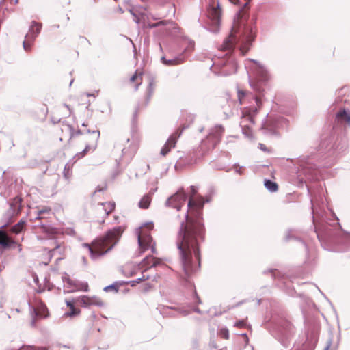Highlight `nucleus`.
Instances as JSON below:
<instances>
[{
    "instance_id": "nucleus-1",
    "label": "nucleus",
    "mask_w": 350,
    "mask_h": 350,
    "mask_svg": "<svg viewBox=\"0 0 350 350\" xmlns=\"http://www.w3.org/2000/svg\"><path fill=\"white\" fill-rule=\"evenodd\" d=\"M191 196L187 203V211L185 220L180 223L176 244L178 249L180 266L184 273L185 282L193 286L188 280L200 268V243L205 239L206 229L202 216V209L210 198L199 196L194 198L198 188L191 186Z\"/></svg>"
},
{
    "instance_id": "nucleus-2",
    "label": "nucleus",
    "mask_w": 350,
    "mask_h": 350,
    "mask_svg": "<svg viewBox=\"0 0 350 350\" xmlns=\"http://www.w3.org/2000/svg\"><path fill=\"white\" fill-rule=\"evenodd\" d=\"M232 4L238 6L234 25L231 32L221 45L220 50L225 52L224 57H228L221 60L218 64L221 67L219 75L228 76L237 71V65L234 58L230 57L236 46H239L242 55H244L250 49L255 38L252 28L245 23L249 16L250 3L252 0H228Z\"/></svg>"
},
{
    "instance_id": "nucleus-3",
    "label": "nucleus",
    "mask_w": 350,
    "mask_h": 350,
    "mask_svg": "<svg viewBox=\"0 0 350 350\" xmlns=\"http://www.w3.org/2000/svg\"><path fill=\"white\" fill-rule=\"evenodd\" d=\"M307 189L312 196L308 187ZM310 202L314 232L323 248L336 252L350 250V232L342 230L338 222H328L322 211L317 208V204L312 196Z\"/></svg>"
},
{
    "instance_id": "nucleus-4",
    "label": "nucleus",
    "mask_w": 350,
    "mask_h": 350,
    "mask_svg": "<svg viewBox=\"0 0 350 350\" xmlns=\"http://www.w3.org/2000/svg\"><path fill=\"white\" fill-rule=\"evenodd\" d=\"M255 64L254 72L256 77L250 81V87L255 92L252 98L255 105L245 108L242 111V118L240 122L243 134L247 138L253 137L252 131L247 124H244V121H248L251 124L255 123L254 117L262 106V97L265 94V87L271 79V75L268 70L261 64L256 60H252Z\"/></svg>"
},
{
    "instance_id": "nucleus-5",
    "label": "nucleus",
    "mask_w": 350,
    "mask_h": 350,
    "mask_svg": "<svg viewBox=\"0 0 350 350\" xmlns=\"http://www.w3.org/2000/svg\"><path fill=\"white\" fill-rule=\"evenodd\" d=\"M124 231V226H115L107 230L104 236L95 239L92 242L93 247L88 243H84L83 245L88 249L91 258L96 260L113 249Z\"/></svg>"
},
{
    "instance_id": "nucleus-6",
    "label": "nucleus",
    "mask_w": 350,
    "mask_h": 350,
    "mask_svg": "<svg viewBox=\"0 0 350 350\" xmlns=\"http://www.w3.org/2000/svg\"><path fill=\"white\" fill-rule=\"evenodd\" d=\"M271 334L284 348L288 349L292 345L295 328L288 320L279 319L273 323Z\"/></svg>"
},
{
    "instance_id": "nucleus-7",
    "label": "nucleus",
    "mask_w": 350,
    "mask_h": 350,
    "mask_svg": "<svg viewBox=\"0 0 350 350\" xmlns=\"http://www.w3.org/2000/svg\"><path fill=\"white\" fill-rule=\"evenodd\" d=\"M296 164L298 165L297 175L300 183L319 180L321 170L319 166L314 164L312 159L300 158Z\"/></svg>"
},
{
    "instance_id": "nucleus-8",
    "label": "nucleus",
    "mask_w": 350,
    "mask_h": 350,
    "mask_svg": "<svg viewBox=\"0 0 350 350\" xmlns=\"http://www.w3.org/2000/svg\"><path fill=\"white\" fill-rule=\"evenodd\" d=\"M153 228V223H145L137 230V242L139 245V256L145 252L149 248L153 254H157L155 243H153L150 230Z\"/></svg>"
},
{
    "instance_id": "nucleus-9",
    "label": "nucleus",
    "mask_w": 350,
    "mask_h": 350,
    "mask_svg": "<svg viewBox=\"0 0 350 350\" xmlns=\"http://www.w3.org/2000/svg\"><path fill=\"white\" fill-rule=\"evenodd\" d=\"M0 196L4 199H8L10 198L9 200H12V201L10 202V209L6 213V216L8 217L12 218L15 215L19 214L22 207V198L18 196L11 198L12 186L7 187L5 184L3 183H0Z\"/></svg>"
},
{
    "instance_id": "nucleus-10",
    "label": "nucleus",
    "mask_w": 350,
    "mask_h": 350,
    "mask_svg": "<svg viewBox=\"0 0 350 350\" xmlns=\"http://www.w3.org/2000/svg\"><path fill=\"white\" fill-rule=\"evenodd\" d=\"M224 131L221 125H216L211 129L206 137L202 140L201 150L205 152L213 150L220 142Z\"/></svg>"
},
{
    "instance_id": "nucleus-11",
    "label": "nucleus",
    "mask_w": 350,
    "mask_h": 350,
    "mask_svg": "<svg viewBox=\"0 0 350 350\" xmlns=\"http://www.w3.org/2000/svg\"><path fill=\"white\" fill-rule=\"evenodd\" d=\"M207 16L210 20L211 24L204 26L202 24L200 25L213 33H217L219 30L220 18H221V8L219 2L215 4V1L208 5L207 10Z\"/></svg>"
},
{
    "instance_id": "nucleus-12",
    "label": "nucleus",
    "mask_w": 350,
    "mask_h": 350,
    "mask_svg": "<svg viewBox=\"0 0 350 350\" xmlns=\"http://www.w3.org/2000/svg\"><path fill=\"white\" fill-rule=\"evenodd\" d=\"M334 139V137L332 140L329 139L328 142L327 140L323 141L321 143V146L328 148L330 154L337 157L347 150L348 145L347 139L344 137H337L334 142L332 143Z\"/></svg>"
},
{
    "instance_id": "nucleus-13",
    "label": "nucleus",
    "mask_w": 350,
    "mask_h": 350,
    "mask_svg": "<svg viewBox=\"0 0 350 350\" xmlns=\"http://www.w3.org/2000/svg\"><path fill=\"white\" fill-rule=\"evenodd\" d=\"M187 198V194L183 187H180L175 193L167 198L165 206L175 208L178 211L185 204Z\"/></svg>"
},
{
    "instance_id": "nucleus-14",
    "label": "nucleus",
    "mask_w": 350,
    "mask_h": 350,
    "mask_svg": "<svg viewBox=\"0 0 350 350\" xmlns=\"http://www.w3.org/2000/svg\"><path fill=\"white\" fill-rule=\"evenodd\" d=\"M183 129L184 128L177 129L169 137L167 142L161 150L160 154L162 156H165L170 151L172 148L175 147L177 140L181 135Z\"/></svg>"
},
{
    "instance_id": "nucleus-15",
    "label": "nucleus",
    "mask_w": 350,
    "mask_h": 350,
    "mask_svg": "<svg viewBox=\"0 0 350 350\" xmlns=\"http://www.w3.org/2000/svg\"><path fill=\"white\" fill-rule=\"evenodd\" d=\"M76 301L83 307H89L90 306H96L98 307L104 306V303L100 298L94 296L89 297L83 295L77 297Z\"/></svg>"
},
{
    "instance_id": "nucleus-16",
    "label": "nucleus",
    "mask_w": 350,
    "mask_h": 350,
    "mask_svg": "<svg viewBox=\"0 0 350 350\" xmlns=\"http://www.w3.org/2000/svg\"><path fill=\"white\" fill-rule=\"evenodd\" d=\"M42 27V23L33 21L27 33L25 35V39H28L29 42H34L36 37L40 34Z\"/></svg>"
},
{
    "instance_id": "nucleus-17",
    "label": "nucleus",
    "mask_w": 350,
    "mask_h": 350,
    "mask_svg": "<svg viewBox=\"0 0 350 350\" xmlns=\"http://www.w3.org/2000/svg\"><path fill=\"white\" fill-rule=\"evenodd\" d=\"M62 279L64 282L67 283L69 287H73L72 289L69 290L67 292H73L78 290H81L85 292L88 291V284L87 282L72 281L69 278L68 275L63 277Z\"/></svg>"
},
{
    "instance_id": "nucleus-18",
    "label": "nucleus",
    "mask_w": 350,
    "mask_h": 350,
    "mask_svg": "<svg viewBox=\"0 0 350 350\" xmlns=\"http://www.w3.org/2000/svg\"><path fill=\"white\" fill-rule=\"evenodd\" d=\"M160 25H166L167 26L166 30L167 31H169L170 33H176L180 29V28L177 26V25L176 23H174L173 21H161L160 22L155 23H149L148 25V27L150 29H152V28L159 27Z\"/></svg>"
},
{
    "instance_id": "nucleus-19",
    "label": "nucleus",
    "mask_w": 350,
    "mask_h": 350,
    "mask_svg": "<svg viewBox=\"0 0 350 350\" xmlns=\"http://www.w3.org/2000/svg\"><path fill=\"white\" fill-rule=\"evenodd\" d=\"M336 121L338 124L350 126V111L346 109H340L336 113Z\"/></svg>"
},
{
    "instance_id": "nucleus-20",
    "label": "nucleus",
    "mask_w": 350,
    "mask_h": 350,
    "mask_svg": "<svg viewBox=\"0 0 350 350\" xmlns=\"http://www.w3.org/2000/svg\"><path fill=\"white\" fill-rule=\"evenodd\" d=\"M185 60V57L183 56V54H179L178 55L170 59H166L164 56L161 58V62L167 66L180 64L183 63Z\"/></svg>"
},
{
    "instance_id": "nucleus-21",
    "label": "nucleus",
    "mask_w": 350,
    "mask_h": 350,
    "mask_svg": "<svg viewBox=\"0 0 350 350\" xmlns=\"http://www.w3.org/2000/svg\"><path fill=\"white\" fill-rule=\"evenodd\" d=\"M26 219L22 218L16 224L8 229V232L17 234L24 229Z\"/></svg>"
},
{
    "instance_id": "nucleus-22",
    "label": "nucleus",
    "mask_w": 350,
    "mask_h": 350,
    "mask_svg": "<svg viewBox=\"0 0 350 350\" xmlns=\"http://www.w3.org/2000/svg\"><path fill=\"white\" fill-rule=\"evenodd\" d=\"M66 306L69 308L70 310L65 313V315L67 317H75L79 314V309L77 308L74 304L72 301H66Z\"/></svg>"
},
{
    "instance_id": "nucleus-23",
    "label": "nucleus",
    "mask_w": 350,
    "mask_h": 350,
    "mask_svg": "<svg viewBox=\"0 0 350 350\" xmlns=\"http://www.w3.org/2000/svg\"><path fill=\"white\" fill-rule=\"evenodd\" d=\"M152 201V197L150 196V194H145L143 196V197L141 198L138 203L139 208L142 209H147Z\"/></svg>"
},
{
    "instance_id": "nucleus-24",
    "label": "nucleus",
    "mask_w": 350,
    "mask_h": 350,
    "mask_svg": "<svg viewBox=\"0 0 350 350\" xmlns=\"http://www.w3.org/2000/svg\"><path fill=\"white\" fill-rule=\"evenodd\" d=\"M154 91V80L153 78H150L148 83V86L146 91V104L150 101Z\"/></svg>"
},
{
    "instance_id": "nucleus-25",
    "label": "nucleus",
    "mask_w": 350,
    "mask_h": 350,
    "mask_svg": "<svg viewBox=\"0 0 350 350\" xmlns=\"http://www.w3.org/2000/svg\"><path fill=\"white\" fill-rule=\"evenodd\" d=\"M264 185L270 192H275L278 189V184L270 179H265L264 181Z\"/></svg>"
},
{
    "instance_id": "nucleus-26",
    "label": "nucleus",
    "mask_w": 350,
    "mask_h": 350,
    "mask_svg": "<svg viewBox=\"0 0 350 350\" xmlns=\"http://www.w3.org/2000/svg\"><path fill=\"white\" fill-rule=\"evenodd\" d=\"M285 239L286 241H288V240H291V239H295V240H297L299 242H300V243L301 244V245L304 247V248L305 249L306 251H307L308 248H307V246L305 243L304 241H303L301 239H300L299 238H297L295 235H294V230H288V232H286V237H285Z\"/></svg>"
},
{
    "instance_id": "nucleus-27",
    "label": "nucleus",
    "mask_w": 350,
    "mask_h": 350,
    "mask_svg": "<svg viewBox=\"0 0 350 350\" xmlns=\"http://www.w3.org/2000/svg\"><path fill=\"white\" fill-rule=\"evenodd\" d=\"M270 273L273 279L279 278L282 276L281 273L275 269H266L263 271V274L267 275Z\"/></svg>"
},
{
    "instance_id": "nucleus-28",
    "label": "nucleus",
    "mask_w": 350,
    "mask_h": 350,
    "mask_svg": "<svg viewBox=\"0 0 350 350\" xmlns=\"http://www.w3.org/2000/svg\"><path fill=\"white\" fill-rule=\"evenodd\" d=\"M150 258H152V255L146 256L143 258L140 263H139L138 266L140 268L144 267V269L147 268L148 267H150V265L152 264V262H150Z\"/></svg>"
},
{
    "instance_id": "nucleus-29",
    "label": "nucleus",
    "mask_w": 350,
    "mask_h": 350,
    "mask_svg": "<svg viewBox=\"0 0 350 350\" xmlns=\"http://www.w3.org/2000/svg\"><path fill=\"white\" fill-rule=\"evenodd\" d=\"M101 205L103 206V208L105 210L106 215H109L115 208V203L114 202L102 203Z\"/></svg>"
},
{
    "instance_id": "nucleus-30",
    "label": "nucleus",
    "mask_w": 350,
    "mask_h": 350,
    "mask_svg": "<svg viewBox=\"0 0 350 350\" xmlns=\"http://www.w3.org/2000/svg\"><path fill=\"white\" fill-rule=\"evenodd\" d=\"M194 47H195L194 41L189 40L187 47L184 49V51H183V53L181 54H183V56H185L186 57L185 55L191 53L194 50Z\"/></svg>"
},
{
    "instance_id": "nucleus-31",
    "label": "nucleus",
    "mask_w": 350,
    "mask_h": 350,
    "mask_svg": "<svg viewBox=\"0 0 350 350\" xmlns=\"http://www.w3.org/2000/svg\"><path fill=\"white\" fill-rule=\"evenodd\" d=\"M15 242L9 240L8 238L1 239L0 241V245L3 249H8L11 247L12 244H14Z\"/></svg>"
},
{
    "instance_id": "nucleus-32",
    "label": "nucleus",
    "mask_w": 350,
    "mask_h": 350,
    "mask_svg": "<svg viewBox=\"0 0 350 350\" xmlns=\"http://www.w3.org/2000/svg\"><path fill=\"white\" fill-rule=\"evenodd\" d=\"M150 259H152V264L150 265V267H148L146 269H144V270L142 271V273H144V272H146L148 269L152 268V267H157L158 265H159L161 263V259L159 258H154L152 256V258H150Z\"/></svg>"
},
{
    "instance_id": "nucleus-33",
    "label": "nucleus",
    "mask_w": 350,
    "mask_h": 350,
    "mask_svg": "<svg viewBox=\"0 0 350 350\" xmlns=\"http://www.w3.org/2000/svg\"><path fill=\"white\" fill-rule=\"evenodd\" d=\"M94 146V144H92V146L89 145V144L86 145L85 148L81 152L77 153L76 154V156L77 157L78 159L83 157L91 148L94 149L93 148Z\"/></svg>"
},
{
    "instance_id": "nucleus-34",
    "label": "nucleus",
    "mask_w": 350,
    "mask_h": 350,
    "mask_svg": "<svg viewBox=\"0 0 350 350\" xmlns=\"http://www.w3.org/2000/svg\"><path fill=\"white\" fill-rule=\"evenodd\" d=\"M87 133H92L93 135H94V148H96V143L99 139V137H100V131L98 130H94V131H90V129H88L87 130Z\"/></svg>"
},
{
    "instance_id": "nucleus-35",
    "label": "nucleus",
    "mask_w": 350,
    "mask_h": 350,
    "mask_svg": "<svg viewBox=\"0 0 350 350\" xmlns=\"http://www.w3.org/2000/svg\"><path fill=\"white\" fill-rule=\"evenodd\" d=\"M247 96V92L246 91L239 90L237 92V96L239 100L240 104H243L244 98Z\"/></svg>"
},
{
    "instance_id": "nucleus-36",
    "label": "nucleus",
    "mask_w": 350,
    "mask_h": 350,
    "mask_svg": "<svg viewBox=\"0 0 350 350\" xmlns=\"http://www.w3.org/2000/svg\"><path fill=\"white\" fill-rule=\"evenodd\" d=\"M261 130L263 131L265 134H273V129L272 127H268L266 122H262L261 125Z\"/></svg>"
},
{
    "instance_id": "nucleus-37",
    "label": "nucleus",
    "mask_w": 350,
    "mask_h": 350,
    "mask_svg": "<svg viewBox=\"0 0 350 350\" xmlns=\"http://www.w3.org/2000/svg\"><path fill=\"white\" fill-rule=\"evenodd\" d=\"M218 334L221 337L225 339H228L229 338V332L226 327L220 328L218 332Z\"/></svg>"
},
{
    "instance_id": "nucleus-38",
    "label": "nucleus",
    "mask_w": 350,
    "mask_h": 350,
    "mask_svg": "<svg viewBox=\"0 0 350 350\" xmlns=\"http://www.w3.org/2000/svg\"><path fill=\"white\" fill-rule=\"evenodd\" d=\"M118 285L117 284L116 282L112 284H110L109 286H105L103 290L105 291V292H109V291H113L114 292L117 293L118 291Z\"/></svg>"
},
{
    "instance_id": "nucleus-39",
    "label": "nucleus",
    "mask_w": 350,
    "mask_h": 350,
    "mask_svg": "<svg viewBox=\"0 0 350 350\" xmlns=\"http://www.w3.org/2000/svg\"><path fill=\"white\" fill-rule=\"evenodd\" d=\"M51 212V208H45L41 210H39L36 212V217H35V219H42L41 215L44 213H49Z\"/></svg>"
},
{
    "instance_id": "nucleus-40",
    "label": "nucleus",
    "mask_w": 350,
    "mask_h": 350,
    "mask_svg": "<svg viewBox=\"0 0 350 350\" xmlns=\"http://www.w3.org/2000/svg\"><path fill=\"white\" fill-rule=\"evenodd\" d=\"M33 42H29L28 39H25L23 42V47L25 51H30L31 49V45Z\"/></svg>"
},
{
    "instance_id": "nucleus-41",
    "label": "nucleus",
    "mask_w": 350,
    "mask_h": 350,
    "mask_svg": "<svg viewBox=\"0 0 350 350\" xmlns=\"http://www.w3.org/2000/svg\"><path fill=\"white\" fill-rule=\"evenodd\" d=\"M243 167H244L243 166H240L237 163L234 164L232 166V168L234 170L235 172L239 174V175L243 174Z\"/></svg>"
},
{
    "instance_id": "nucleus-42",
    "label": "nucleus",
    "mask_w": 350,
    "mask_h": 350,
    "mask_svg": "<svg viewBox=\"0 0 350 350\" xmlns=\"http://www.w3.org/2000/svg\"><path fill=\"white\" fill-rule=\"evenodd\" d=\"M69 128L70 131V138L74 137L76 135L82 134L81 130H77V131H75L74 129L72 126H69Z\"/></svg>"
},
{
    "instance_id": "nucleus-43",
    "label": "nucleus",
    "mask_w": 350,
    "mask_h": 350,
    "mask_svg": "<svg viewBox=\"0 0 350 350\" xmlns=\"http://www.w3.org/2000/svg\"><path fill=\"white\" fill-rule=\"evenodd\" d=\"M193 299H195L196 304H202V301H201L200 298L199 297V296L198 295L196 290H194V291L193 293Z\"/></svg>"
},
{
    "instance_id": "nucleus-44",
    "label": "nucleus",
    "mask_w": 350,
    "mask_h": 350,
    "mask_svg": "<svg viewBox=\"0 0 350 350\" xmlns=\"http://www.w3.org/2000/svg\"><path fill=\"white\" fill-rule=\"evenodd\" d=\"M149 279H150V275H146L143 274L142 277L137 278L136 280H135V282H137L139 284L142 281L148 280Z\"/></svg>"
},
{
    "instance_id": "nucleus-45",
    "label": "nucleus",
    "mask_w": 350,
    "mask_h": 350,
    "mask_svg": "<svg viewBox=\"0 0 350 350\" xmlns=\"http://www.w3.org/2000/svg\"><path fill=\"white\" fill-rule=\"evenodd\" d=\"M246 325L245 320H240L234 323V326L242 327Z\"/></svg>"
},
{
    "instance_id": "nucleus-46",
    "label": "nucleus",
    "mask_w": 350,
    "mask_h": 350,
    "mask_svg": "<svg viewBox=\"0 0 350 350\" xmlns=\"http://www.w3.org/2000/svg\"><path fill=\"white\" fill-rule=\"evenodd\" d=\"M67 165H66L64 170V176L66 179L68 180L70 178V174H69V170L67 168Z\"/></svg>"
},
{
    "instance_id": "nucleus-47",
    "label": "nucleus",
    "mask_w": 350,
    "mask_h": 350,
    "mask_svg": "<svg viewBox=\"0 0 350 350\" xmlns=\"http://www.w3.org/2000/svg\"><path fill=\"white\" fill-rule=\"evenodd\" d=\"M44 230L48 232H50L51 234H55L56 233V229L53 228H48L45 226L42 227Z\"/></svg>"
},
{
    "instance_id": "nucleus-48",
    "label": "nucleus",
    "mask_w": 350,
    "mask_h": 350,
    "mask_svg": "<svg viewBox=\"0 0 350 350\" xmlns=\"http://www.w3.org/2000/svg\"><path fill=\"white\" fill-rule=\"evenodd\" d=\"M106 189V187H100V186H98L96 189V191L95 192H101V191H103Z\"/></svg>"
},
{
    "instance_id": "nucleus-49",
    "label": "nucleus",
    "mask_w": 350,
    "mask_h": 350,
    "mask_svg": "<svg viewBox=\"0 0 350 350\" xmlns=\"http://www.w3.org/2000/svg\"><path fill=\"white\" fill-rule=\"evenodd\" d=\"M138 78L137 72H135L130 79L131 82H134Z\"/></svg>"
},
{
    "instance_id": "nucleus-50",
    "label": "nucleus",
    "mask_w": 350,
    "mask_h": 350,
    "mask_svg": "<svg viewBox=\"0 0 350 350\" xmlns=\"http://www.w3.org/2000/svg\"><path fill=\"white\" fill-rule=\"evenodd\" d=\"M193 310L198 314H202V312L200 310V309L198 307H194Z\"/></svg>"
},
{
    "instance_id": "nucleus-51",
    "label": "nucleus",
    "mask_w": 350,
    "mask_h": 350,
    "mask_svg": "<svg viewBox=\"0 0 350 350\" xmlns=\"http://www.w3.org/2000/svg\"><path fill=\"white\" fill-rule=\"evenodd\" d=\"M258 146H259V148H260L262 150H263V151H266V150H267V148H266V146H265L264 144H258Z\"/></svg>"
},
{
    "instance_id": "nucleus-52",
    "label": "nucleus",
    "mask_w": 350,
    "mask_h": 350,
    "mask_svg": "<svg viewBox=\"0 0 350 350\" xmlns=\"http://www.w3.org/2000/svg\"><path fill=\"white\" fill-rule=\"evenodd\" d=\"M130 12L135 16V19H134L135 22L136 23H139V19L135 16V14L131 10H130Z\"/></svg>"
},
{
    "instance_id": "nucleus-53",
    "label": "nucleus",
    "mask_w": 350,
    "mask_h": 350,
    "mask_svg": "<svg viewBox=\"0 0 350 350\" xmlns=\"http://www.w3.org/2000/svg\"><path fill=\"white\" fill-rule=\"evenodd\" d=\"M157 188L155 189H151L150 191L147 193V194H150V196L152 197V196L154 194V193L157 191Z\"/></svg>"
},
{
    "instance_id": "nucleus-54",
    "label": "nucleus",
    "mask_w": 350,
    "mask_h": 350,
    "mask_svg": "<svg viewBox=\"0 0 350 350\" xmlns=\"http://www.w3.org/2000/svg\"><path fill=\"white\" fill-rule=\"evenodd\" d=\"M180 312L181 314H183V315H184V316H187V315H188L189 314V312L188 311L185 310H180Z\"/></svg>"
},
{
    "instance_id": "nucleus-55",
    "label": "nucleus",
    "mask_w": 350,
    "mask_h": 350,
    "mask_svg": "<svg viewBox=\"0 0 350 350\" xmlns=\"http://www.w3.org/2000/svg\"><path fill=\"white\" fill-rule=\"evenodd\" d=\"M331 343H332V340H330L329 342H328V344L327 345V346L325 347V349L324 350H328L329 349V347L331 345Z\"/></svg>"
},
{
    "instance_id": "nucleus-56",
    "label": "nucleus",
    "mask_w": 350,
    "mask_h": 350,
    "mask_svg": "<svg viewBox=\"0 0 350 350\" xmlns=\"http://www.w3.org/2000/svg\"><path fill=\"white\" fill-rule=\"evenodd\" d=\"M239 335L244 336L245 338V340L247 342L249 341L248 337L246 334H239Z\"/></svg>"
},
{
    "instance_id": "nucleus-57",
    "label": "nucleus",
    "mask_w": 350,
    "mask_h": 350,
    "mask_svg": "<svg viewBox=\"0 0 350 350\" xmlns=\"http://www.w3.org/2000/svg\"><path fill=\"white\" fill-rule=\"evenodd\" d=\"M131 286H135L136 284H137V282H135V280L134 281H131Z\"/></svg>"
},
{
    "instance_id": "nucleus-58",
    "label": "nucleus",
    "mask_w": 350,
    "mask_h": 350,
    "mask_svg": "<svg viewBox=\"0 0 350 350\" xmlns=\"http://www.w3.org/2000/svg\"><path fill=\"white\" fill-rule=\"evenodd\" d=\"M82 260H83V263L85 265L87 263L86 258L83 256V257H82Z\"/></svg>"
},
{
    "instance_id": "nucleus-59",
    "label": "nucleus",
    "mask_w": 350,
    "mask_h": 350,
    "mask_svg": "<svg viewBox=\"0 0 350 350\" xmlns=\"http://www.w3.org/2000/svg\"><path fill=\"white\" fill-rule=\"evenodd\" d=\"M139 85H140V83H138V84H137V85H135V91H137V90H138V88H139Z\"/></svg>"
},
{
    "instance_id": "nucleus-60",
    "label": "nucleus",
    "mask_w": 350,
    "mask_h": 350,
    "mask_svg": "<svg viewBox=\"0 0 350 350\" xmlns=\"http://www.w3.org/2000/svg\"><path fill=\"white\" fill-rule=\"evenodd\" d=\"M122 154H126V148H123V149H122Z\"/></svg>"
},
{
    "instance_id": "nucleus-61",
    "label": "nucleus",
    "mask_w": 350,
    "mask_h": 350,
    "mask_svg": "<svg viewBox=\"0 0 350 350\" xmlns=\"http://www.w3.org/2000/svg\"><path fill=\"white\" fill-rule=\"evenodd\" d=\"M74 82V79H72L70 82V84H69V86L70 87L72 85V84Z\"/></svg>"
},
{
    "instance_id": "nucleus-62",
    "label": "nucleus",
    "mask_w": 350,
    "mask_h": 350,
    "mask_svg": "<svg viewBox=\"0 0 350 350\" xmlns=\"http://www.w3.org/2000/svg\"><path fill=\"white\" fill-rule=\"evenodd\" d=\"M87 96H94V94L88 93Z\"/></svg>"
},
{
    "instance_id": "nucleus-63",
    "label": "nucleus",
    "mask_w": 350,
    "mask_h": 350,
    "mask_svg": "<svg viewBox=\"0 0 350 350\" xmlns=\"http://www.w3.org/2000/svg\"><path fill=\"white\" fill-rule=\"evenodd\" d=\"M18 0H14V3L15 4L18 3Z\"/></svg>"
},
{
    "instance_id": "nucleus-64",
    "label": "nucleus",
    "mask_w": 350,
    "mask_h": 350,
    "mask_svg": "<svg viewBox=\"0 0 350 350\" xmlns=\"http://www.w3.org/2000/svg\"><path fill=\"white\" fill-rule=\"evenodd\" d=\"M82 126H87V124H86L85 123H83Z\"/></svg>"
}]
</instances>
